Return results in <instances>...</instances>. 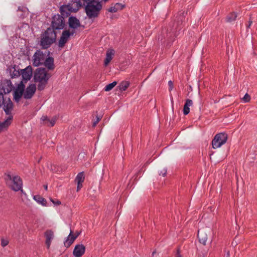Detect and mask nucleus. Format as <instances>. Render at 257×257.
Masks as SVG:
<instances>
[{
    "instance_id": "nucleus-1",
    "label": "nucleus",
    "mask_w": 257,
    "mask_h": 257,
    "mask_svg": "<svg viewBox=\"0 0 257 257\" xmlns=\"http://www.w3.org/2000/svg\"><path fill=\"white\" fill-rule=\"evenodd\" d=\"M51 77V74L47 72L44 68H38L34 72V80L38 83V89L40 91L44 90Z\"/></svg>"
},
{
    "instance_id": "nucleus-2",
    "label": "nucleus",
    "mask_w": 257,
    "mask_h": 257,
    "mask_svg": "<svg viewBox=\"0 0 257 257\" xmlns=\"http://www.w3.org/2000/svg\"><path fill=\"white\" fill-rule=\"evenodd\" d=\"M56 33L53 29L48 28L41 36L40 45L43 49H47L56 39Z\"/></svg>"
},
{
    "instance_id": "nucleus-3",
    "label": "nucleus",
    "mask_w": 257,
    "mask_h": 257,
    "mask_svg": "<svg viewBox=\"0 0 257 257\" xmlns=\"http://www.w3.org/2000/svg\"><path fill=\"white\" fill-rule=\"evenodd\" d=\"M85 12L89 19L97 17L102 9L101 3L96 0L85 5Z\"/></svg>"
},
{
    "instance_id": "nucleus-4",
    "label": "nucleus",
    "mask_w": 257,
    "mask_h": 257,
    "mask_svg": "<svg viewBox=\"0 0 257 257\" xmlns=\"http://www.w3.org/2000/svg\"><path fill=\"white\" fill-rule=\"evenodd\" d=\"M227 135L225 133L216 135L212 141V148L214 149L220 148L227 141Z\"/></svg>"
},
{
    "instance_id": "nucleus-5",
    "label": "nucleus",
    "mask_w": 257,
    "mask_h": 257,
    "mask_svg": "<svg viewBox=\"0 0 257 257\" xmlns=\"http://www.w3.org/2000/svg\"><path fill=\"white\" fill-rule=\"evenodd\" d=\"M8 179L12 181L10 185L11 188L15 191H18L21 190L23 186V181L22 179L19 176L8 175Z\"/></svg>"
},
{
    "instance_id": "nucleus-6",
    "label": "nucleus",
    "mask_w": 257,
    "mask_h": 257,
    "mask_svg": "<svg viewBox=\"0 0 257 257\" xmlns=\"http://www.w3.org/2000/svg\"><path fill=\"white\" fill-rule=\"evenodd\" d=\"M47 55L41 50H37L32 57L33 65L38 67L43 65Z\"/></svg>"
},
{
    "instance_id": "nucleus-7",
    "label": "nucleus",
    "mask_w": 257,
    "mask_h": 257,
    "mask_svg": "<svg viewBox=\"0 0 257 257\" xmlns=\"http://www.w3.org/2000/svg\"><path fill=\"white\" fill-rule=\"evenodd\" d=\"M65 23L64 18L60 15H55L53 18L52 22V26L53 30H60L64 28Z\"/></svg>"
},
{
    "instance_id": "nucleus-8",
    "label": "nucleus",
    "mask_w": 257,
    "mask_h": 257,
    "mask_svg": "<svg viewBox=\"0 0 257 257\" xmlns=\"http://www.w3.org/2000/svg\"><path fill=\"white\" fill-rule=\"evenodd\" d=\"M74 33V31H72L71 32H70L69 30L64 31L59 41V47L63 48L68 41L70 36L73 35Z\"/></svg>"
},
{
    "instance_id": "nucleus-9",
    "label": "nucleus",
    "mask_w": 257,
    "mask_h": 257,
    "mask_svg": "<svg viewBox=\"0 0 257 257\" xmlns=\"http://www.w3.org/2000/svg\"><path fill=\"white\" fill-rule=\"evenodd\" d=\"M25 87V85L21 82L18 85L16 89L14 90V98L16 102H19L23 94L24 95Z\"/></svg>"
},
{
    "instance_id": "nucleus-10",
    "label": "nucleus",
    "mask_w": 257,
    "mask_h": 257,
    "mask_svg": "<svg viewBox=\"0 0 257 257\" xmlns=\"http://www.w3.org/2000/svg\"><path fill=\"white\" fill-rule=\"evenodd\" d=\"M3 109L7 116L13 115L12 114V111L13 108V103L11 99L8 98H5L3 103Z\"/></svg>"
},
{
    "instance_id": "nucleus-11",
    "label": "nucleus",
    "mask_w": 257,
    "mask_h": 257,
    "mask_svg": "<svg viewBox=\"0 0 257 257\" xmlns=\"http://www.w3.org/2000/svg\"><path fill=\"white\" fill-rule=\"evenodd\" d=\"M36 90V87L35 84H30L26 88L25 91H24V97L25 99H30L35 94Z\"/></svg>"
},
{
    "instance_id": "nucleus-12",
    "label": "nucleus",
    "mask_w": 257,
    "mask_h": 257,
    "mask_svg": "<svg viewBox=\"0 0 257 257\" xmlns=\"http://www.w3.org/2000/svg\"><path fill=\"white\" fill-rule=\"evenodd\" d=\"M85 252V246L82 244H76L73 251L75 257H81Z\"/></svg>"
},
{
    "instance_id": "nucleus-13",
    "label": "nucleus",
    "mask_w": 257,
    "mask_h": 257,
    "mask_svg": "<svg viewBox=\"0 0 257 257\" xmlns=\"http://www.w3.org/2000/svg\"><path fill=\"white\" fill-rule=\"evenodd\" d=\"M21 71L23 79L25 81L30 80L33 74V69L32 67L31 66H29Z\"/></svg>"
},
{
    "instance_id": "nucleus-14",
    "label": "nucleus",
    "mask_w": 257,
    "mask_h": 257,
    "mask_svg": "<svg viewBox=\"0 0 257 257\" xmlns=\"http://www.w3.org/2000/svg\"><path fill=\"white\" fill-rule=\"evenodd\" d=\"M13 118V115H9L6 117V119L4 121L0 122V132L7 129L11 124Z\"/></svg>"
},
{
    "instance_id": "nucleus-15",
    "label": "nucleus",
    "mask_w": 257,
    "mask_h": 257,
    "mask_svg": "<svg viewBox=\"0 0 257 257\" xmlns=\"http://www.w3.org/2000/svg\"><path fill=\"white\" fill-rule=\"evenodd\" d=\"M85 176L84 172H81L78 174L76 178L75 181L77 184V191H79L82 187V183L84 182Z\"/></svg>"
},
{
    "instance_id": "nucleus-16",
    "label": "nucleus",
    "mask_w": 257,
    "mask_h": 257,
    "mask_svg": "<svg viewBox=\"0 0 257 257\" xmlns=\"http://www.w3.org/2000/svg\"><path fill=\"white\" fill-rule=\"evenodd\" d=\"M198 238L199 242L205 245L208 238L207 234L203 229H200L198 231Z\"/></svg>"
},
{
    "instance_id": "nucleus-17",
    "label": "nucleus",
    "mask_w": 257,
    "mask_h": 257,
    "mask_svg": "<svg viewBox=\"0 0 257 257\" xmlns=\"http://www.w3.org/2000/svg\"><path fill=\"white\" fill-rule=\"evenodd\" d=\"M76 238L77 236H75L73 234V231L71 230L66 240L64 242L65 246L67 248L69 247Z\"/></svg>"
},
{
    "instance_id": "nucleus-18",
    "label": "nucleus",
    "mask_w": 257,
    "mask_h": 257,
    "mask_svg": "<svg viewBox=\"0 0 257 257\" xmlns=\"http://www.w3.org/2000/svg\"><path fill=\"white\" fill-rule=\"evenodd\" d=\"M45 236L46 237V244L47 246V247L49 248L51 243L52 240L54 237V233L52 230H48L45 232Z\"/></svg>"
},
{
    "instance_id": "nucleus-19",
    "label": "nucleus",
    "mask_w": 257,
    "mask_h": 257,
    "mask_svg": "<svg viewBox=\"0 0 257 257\" xmlns=\"http://www.w3.org/2000/svg\"><path fill=\"white\" fill-rule=\"evenodd\" d=\"M43 65L49 70H53L55 68L54 59L51 57H46Z\"/></svg>"
},
{
    "instance_id": "nucleus-20",
    "label": "nucleus",
    "mask_w": 257,
    "mask_h": 257,
    "mask_svg": "<svg viewBox=\"0 0 257 257\" xmlns=\"http://www.w3.org/2000/svg\"><path fill=\"white\" fill-rule=\"evenodd\" d=\"M69 25L70 28L76 29L80 26V23L77 18L71 17L69 18Z\"/></svg>"
},
{
    "instance_id": "nucleus-21",
    "label": "nucleus",
    "mask_w": 257,
    "mask_h": 257,
    "mask_svg": "<svg viewBox=\"0 0 257 257\" xmlns=\"http://www.w3.org/2000/svg\"><path fill=\"white\" fill-rule=\"evenodd\" d=\"M114 55V51L109 49L107 51L106 58L104 60V65L106 66L112 60Z\"/></svg>"
},
{
    "instance_id": "nucleus-22",
    "label": "nucleus",
    "mask_w": 257,
    "mask_h": 257,
    "mask_svg": "<svg viewBox=\"0 0 257 257\" xmlns=\"http://www.w3.org/2000/svg\"><path fill=\"white\" fill-rule=\"evenodd\" d=\"M82 6V4L80 1H75L73 2L71 7L70 8V10L72 12H77Z\"/></svg>"
},
{
    "instance_id": "nucleus-23",
    "label": "nucleus",
    "mask_w": 257,
    "mask_h": 257,
    "mask_svg": "<svg viewBox=\"0 0 257 257\" xmlns=\"http://www.w3.org/2000/svg\"><path fill=\"white\" fill-rule=\"evenodd\" d=\"M193 104L192 101L190 99H187L183 107V113L184 115L188 114L190 112L189 106H191Z\"/></svg>"
},
{
    "instance_id": "nucleus-24",
    "label": "nucleus",
    "mask_w": 257,
    "mask_h": 257,
    "mask_svg": "<svg viewBox=\"0 0 257 257\" xmlns=\"http://www.w3.org/2000/svg\"><path fill=\"white\" fill-rule=\"evenodd\" d=\"M124 6L120 3H116L114 6L111 7L108 11L110 13H115L119 10H122Z\"/></svg>"
},
{
    "instance_id": "nucleus-25",
    "label": "nucleus",
    "mask_w": 257,
    "mask_h": 257,
    "mask_svg": "<svg viewBox=\"0 0 257 257\" xmlns=\"http://www.w3.org/2000/svg\"><path fill=\"white\" fill-rule=\"evenodd\" d=\"M237 14L235 13H232L228 15L226 17V21L227 22H232L236 20Z\"/></svg>"
},
{
    "instance_id": "nucleus-26",
    "label": "nucleus",
    "mask_w": 257,
    "mask_h": 257,
    "mask_svg": "<svg viewBox=\"0 0 257 257\" xmlns=\"http://www.w3.org/2000/svg\"><path fill=\"white\" fill-rule=\"evenodd\" d=\"M130 83L127 81L122 82L119 86V89L120 91H125L128 87Z\"/></svg>"
},
{
    "instance_id": "nucleus-27",
    "label": "nucleus",
    "mask_w": 257,
    "mask_h": 257,
    "mask_svg": "<svg viewBox=\"0 0 257 257\" xmlns=\"http://www.w3.org/2000/svg\"><path fill=\"white\" fill-rule=\"evenodd\" d=\"M116 84L117 82L116 81H114L111 83L107 85L104 88L105 91H109L111 90L116 85Z\"/></svg>"
},
{
    "instance_id": "nucleus-28",
    "label": "nucleus",
    "mask_w": 257,
    "mask_h": 257,
    "mask_svg": "<svg viewBox=\"0 0 257 257\" xmlns=\"http://www.w3.org/2000/svg\"><path fill=\"white\" fill-rule=\"evenodd\" d=\"M34 198L38 202H39L40 204H42L43 205H44L45 203L46 202L44 198L41 197L40 196H34Z\"/></svg>"
},
{
    "instance_id": "nucleus-29",
    "label": "nucleus",
    "mask_w": 257,
    "mask_h": 257,
    "mask_svg": "<svg viewBox=\"0 0 257 257\" xmlns=\"http://www.w3.org/2000/svg\"><path fill=\"white\" fill-rule=\"evenodd\" d=\"M250 96L247 93H246L244 95V96H243V97L242 98V100L244 102H248L250 101Z\"/></svg>"
},
{
    "instance_id": "nucleus-30",
    "label": "nucleus",
    "mask_w": 257,
    "mask_h": 257,
    "mask_svg": "<svg viewBox=\"0 0 257 257\" xmlns=\"http://www.w3.org/2000/svg\"><path fill=\"white\" fill-rule=\"evenodd\" d=\"M57 116H55L53 117L51 120L49 119V120H48V122L50 123V125L51 126H53L55 124Z\"/></svg>"
},
{
    "instance_id": "nucleus-31",
    "label": "nucleus",
    "mask_w": 257,
    "mask_h": 257,
    "mask_svg": "<svg viewBox=\"0 0 257 257\" xmlns=\"http://www.w3.org/2000/svg\"><path fill=\"white\" fill-rule=\"evenodd\" d=\"M180 16H179V17L178 18V22H179V21H181V22H183V20H184L185 18H184V12H180V14H179Z\"/></svg>"
},
{
    "instance_id": "nucleus-32",
    "label": "nucleus",
    "mask_w": 257,
    "mask_h": 257,
    "mask_svg": "<svg viewBox=\"0 0 257 257\" xmlns=\"http://www.w3.org/2000/svg\"><path fill=\"white\" fill-rule=\"evenodd\" d=\"M167 173V169L165 168H163L160 171L159 175L164 176Z\"/></svg>"
},
{
    "instance_id": "nucleus-33",
    "label": "nucleus",
    "mask_w": 257,
    "mask_h": 257,
    "mask_svg": "<svg viewBox=\"0 0 257 257\" xmlns=\"http://www.w3.org/2000/svg\"><path fill=\"white\" fill-rule=\"evenodd\" d=\"M8 243H9V241L7 240H5L4 239H2L1 245L3 247H5L6 245H7L8 244Z\"/></svg>"
},
{
    "instance_id": "nucleus-34",
    "label": "nucleus",
    "mask_w": 257,
    "mask_h": 257,
    "mask_svg": "<svg viewBox=\"0 0 257 257\" xmlns=\"http://www.w3.org/2000/svg\"><path fill=\"white\" fill-rule=\"evenodd\" d=\"M101 119V116H98L97 115L96 116V120L94 122H93V126H95L96 125V124H97V123L99 122V121Z\"/></svg>"
},
{
    "instance_id": "nucleus-35",
    "label": "nucleus",
    "mask_w": 257,
    "mask_h": 257,
    "mask_svg": "<svg viewBox=\"0 0 257 257\" xmlns=\"http://www.w3.org/2000/svg\"><path fill=\"white\" fill-rule=\"evenodd\" d=\"M11 75L12 78L17 77L20 75V72L18 71H15V70L13 74H11Z\"/></svg>"
},
{
    "instance_id": "nucleus-36",
    "label": "nucleus",
    "mask_w": 257,
    "mask_h": 257,
    "mask_svg": "<svg viewBox=\"0 0 257 257\" xmlns=\"http://www.w3.org/2000/svg\"><path fill=\"white\" fill-rule=\"evenodd\" d=\"M168 85H169V90L170 91H171V90H172L173 88V82L172 81H169L168 82Z\"/></svg>"
},
{
    "instance_id": "nucleus-37",
    "label": "nucleus",
    "mask_w": 257,
    "mask_h": 257,
    "mask_svg": "<svg viewBox=\"0 0 257 257\" xmlns=\"http://www.w3.org/2000/svg\"><path fill=\"white\" fill-rule=\"evenodd\" d=\"M5 100L4 95L2 93H0V107L3 105V103Z\"/></svg>"
},
{
    "instance_id": "nucleus-38",
    "label": "nucleus",
    "mask_w": 257,
    "mask_h": 257,
    "mask_svg": "<svg viewBox=\"0 0 257 257\" xmlns=\"http://www.w3.org/2000/svg\"><path fill=\"white\" fill-rule=\"evenodd\" d=\"M41 119L44 121H47V122H48V120H49V119L47 116H43L41 118Z\"/></svg>"
},
{
    "instance_id": "nucleus-39",
    "label": "nucleus",
    "mask_w": 257,
    "mask_h": 257,
    "mask_svg": "<svg viewBox=\"0 0 257 257\" xmlns=\"http://www.w3.org/2000/svg\"><path fill=\"white\" fill-rule=\"evenodd\" d=\"M51 201L54 204H56V205H59L61 204V202L58 201V200H56V201H54V200H53L52 199H51Z\"/></svg>"
},
{
    "instance_id": "nucleus-40",
    "label": "nucleus",
    "mask_w": 257,
    "mask_h": 257,
    "mask_svg": "<svg viewBox=\"0 0 257 257\" xmlns=\"http://www.w3.org/2000/svg\"><path fill=\"white\" fill-rule=\"evenodd\" d=\"M175 257H182L180 253L179 249H177V253L175 255Z\"/></svg>"
},
{
    "instance_id": "nucleus-41",
    "label": "nucleus",
    "mask_w": 257,
    "mask_h": 257,
    "mask_svg": "<svg viewBox=\"0 0 257 257\" xmlns=\"http://www.w3.org/2000/svg\"><path fill=\"white\" fill-rule=\"evenodd\" d=\"M252 22L251 21H249L248 25H247V26H246L247 29L250 27L251 25L252 24Z\"/></svg>"
},
{
    "instance_id": "nucleus-42",
    "label": "nucleus",
    "mask_w": 257,
    "mask_h": 257,
    "mask_svg": "<svg viewBox=\"0 0 257 257\" xmlns=\"http://www.w3.org/2000/svg\"><path fill=\"white\" fill-rule=\"evenodd\" d=\"M156 255V251H154L152 253V256L151 257H154L155 255Z\"/></svg>"
},
{
    "instance_id": "nucleus-43",
    "label": "nucleus",
    "mask_w": 257,
    "mask_h": 257,
    "mask_svg": "<svg viewBox=\"0 0 257 257\" xmlns=\"http://www.w3.org/2000/svg\"><path fill=\"white\" fill-rule=\"evenodd\" d=\"M80 234V232H77L75 233V234H74L75 236H77V238L78 237V236Z\"/></svg>"
},
{
    "instance_id": "nucleus-44",
    "label": "nucleus",
    "mask_w": 257,
    "mask_h": 257,
    "mask_svg": "<svg viewBox=\"0 0 257 257\" xmlns=\"http://www.w3.org/2000/svg\"><path fill=\"white\" fill-rule=\"evenodd\" d=\"M44 188H45V190H47V188H48V186H47V185H45L44 186Z\"/></svg>"
},
{
    "instance_id": "nucleus-45",
    "label": "nucleus",
    "mask_w": 257,
    "mask_h": 257,
    "mask_svg": "<svg viewBox=\"0 0 257 257\" xmlns=\"http://www.w3.org/2000/svg\"><path fill=\"white\" fill-rule=\"evenodd\" d=\"M227 257H229V252H227Z\"/></svg>"
},
{
    "instance_id": "nucleus-46",
    "label": "nucleus",
    "mask_w": 257,
    "mask_h": 257,
    "mask_svg": "<svg viewBox=\"0 0 257 257\" xmlns=\"http://www.w3.org/2000/svg\"><path fill=\"white\" fill-rule=\"evenodd\" d=\"M18 10H19V11H21V10L20 9V7L18 8Z\"/></svg>"
}]
</instances>
